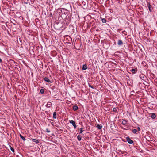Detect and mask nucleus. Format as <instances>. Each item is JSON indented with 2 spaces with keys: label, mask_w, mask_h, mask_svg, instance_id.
<instances>
[{
  "label": "nucleus",
  "mask_w": 157,
  "mask_h": 157,
  "mask_svg": "<svg viewBox=\"0 0 157 157\" xmlns=\"http://www.w3.org/2000/svg\"><path fill=\"white\" fill-rule=\"evenodd\" d=\"M130 71L132 73H135L136 70L134 69H132Z\"/></svg>",
  "instance_id": "21"
},
{
  "label": "nucleus",
  "mask_w": 157,
  "mask_h": 157,
  "mask_svg": "<svg viewBox=\"0 0 157 157\" xmlns=\"http://www.w3.org/2000/svg\"><path fill=\"white\" fill-rule=\"evenodd\" d=\"M82 137L81 136L78 135L77 136V139L79 141H80L81 140Z\"/></svg>",
  "instance_id": "15"
},
{
  "label": "nucleus",
  "mask_w": 157,
  "mask_h": 157,
  "mask_svg": "<svg viewBox=\"0 0 157 157\" xmlns=\"http://www.w3.org/2000/svg\"><path fill=\"white\" fill-rule=\"evenodd\" d=\"M101 21L103 23H105L106 22V19L105 18H102L101 19Z\"/></svg>",
  "instance_id": "16"
},
{
  "label": "nucleus",
  "mask_w": 157,
  "mask_h": 157,
  "mask_svg": "<svg viewBox=\"0 0 157 157\" xmlns=\"http://www.w3.org/2000/svg\"><path fill=\"white\" fill-rule=\"evenodd\" d=\"M127 123V121L125 120H123L122 122V124L124 125H126Z\"/></svg>",
  "instance_id": "8"
},
{
  "label": "nucleus",
  "mask_w": 157,
  "mask_h": 157,
  "mask_svg": "<svg viewBox=\"0 0 157 157\" xmlns=\"http://www.w3.org/2000/svg\"><path fill=\"white\" fill-rule=\"evenodd\" d=\"M96 127L99 129H100L102 128V126L100 125L99 124H98L97 125Z\"/></svg>",
  "instance_id": "14"
},
{
  "label": "nucleus",
  "mask_w": 157,
  "mask_h": 157,
  "mask_svg": "<svg viewBox=\"0 0 157 157\" xmlns=\"http://www.w3.org/2000/svg\"><path fill=\"white\" fill-rule=\"evenodd\" d=\"M82 129H83L82 128H81L80 129V132H79L81 134L82 133V132L83 131Z\"/></svg>",
  "instance_id": "22"
},
{
  "label": "nucleus",
  "mask_w": 157,
  "mask_h": 157,
  "mask_svg": "<svg viewBox=\"0 0 157 157\" xmlns=\"http://www.w3.org/2000/svg\"><path fill=\"white\" fill-rule=\"evenodd\" d=\"M137 129H138V131H140V128L139 127H138L137 128Z\"/></svg>",
  "instance_id": "25"
},
{
  "label": "nucleus",
  "mask_w": 157,
  "mask_h": 157,
  "mask_svg": "<svg viewBox=\"0 0 157 157\" xmlns=\"http://www.w3.org/2000/svg\"><path fill=\"white\" fill-rule=\"evenodd\" d=\"M2 62V59L0 58V63H1Z\"/></svg>",
  "instance_id": "26"
},
{
  "label": "nucleus",
  "mask_w": 157,
  "mask_h": 157,
  "mask_svg": "<svg viewBox=\"0 0 157 157\" xmlns=\"http://www.w3.org/2000/svg\"><path fill=\"white\" fill-rule=\"evenodd\" d=\"M148 8H149V11L151 12L152 11V9L151 7V6L150 5H149V6H148Z\"/></svg>",
  "instance_id": "19"
},
{
  "label": "nucleus",
  "mask_w": 157,
  "mask_h": 157,
  "mask_svg": "<svg viewBox=\"0 0 157 157\" xmlns=\"http://www.w3.org/2000/svg\"><path fill=\"white\" fill-rule=\"evenodd\" d=\"M69 122L72 124L73 126L74 129H75L76 128V125L75 124V122L73 120H69Z\"/></svg>",
  "instance_id": "1"
},
{
  "label": "nucleus",
  "mask_w": 157,
  "mask_h": 157,
  "mask_svg": "<svg viewBox=\"0 0 157 157\" xmlns=\"http://www.w3.org/2000/svg\"><path fill=\"white\" fill-rule=\"evenodd\" d=\"M32 141L33 142H35L36 143H39L38 140L35 139H32Z\"/></svg>",
  "instance_id": "12"
},
{
  "label": "nucleus",
  "mask_w": 157,
  "mask_h": 157,
  "mask_svg": "<svg viewBox=\"0 0 157 157\" xmlns=\"http://www.w3.org/2000/svg\"><path fill=\"white\" fill-rule=\"evenodd\" d=\"M140 78L142 80H144V78H145V76L144 75L142 74V75H140Z\"/></svg>",
  "instance_id": "5"
},
{
  "label": "nucleus",
  "mask_w": 157,
  "mask_h": 157,
  "mask_svg": "<svg viewBox=\"0 0 157 157\" xmlns=\"http://www.w3.org/2000/svg\"><path fill=\"white\" fill-rule=\"evenodd\" d=\"M20 137L24 141L25 140V137H23L21 135H20Z\"/></svg>",
  "instance_id": "17"
},
{
  "label": "nucleus",
  "mask_w": 157,
  "mask_h": 157,
  "mask_svg": "<svg viewBox=\"0 0 157 157\" xmlns=\"http://www.w3.org/2000/svg\"><path fill=\"white\" fill-rule=\"evenodd\" d=\"M40 92L42 94L44 93V89H41L40 90Z\"/></svg>",
  "instance_id": "18"
},
{
  "label": "nucleus",
  "mask_w": 157,
  "mask_h": 157,
  "mask_svg": "<svg viewBox=\"0 0 157 157\" xmlns=\"http://www.w3.org/2000/svg\"><path fill=\"white\" fill-rule=\"evenodd\" d=\"M53 118L54 119H56V113L55 112H54L53 113Z\"/></svg>",
  "instance_id": "13"
},
{
  "label": "nucleus",
  "mask_w": 157,
  "mask_h": 157,
  "mask_svg": "<svg viewBox=\"0 0 157 157\" xmlns=\"http://www.w3.org/2000/svg\"><path fill=\"white\" fill-rule=\"evenodd\" d=\"M51 105H52L51 103L50 102H48L47 103V104L46 105V106L47 107L50 108L51 106Z\"/></svg>",
  "instance_id": "7"
},
{
  "label": "nucleus",
  "mask_w": 157,
  "mask_h": 157,
  "mask_svg": "<svg viewBox=\"0 0 157 157\" xmlns=\"http://www.w3.org/2000/svg\"><path fill=\"white\" fill-rule=\"evenodd\" d=\"M117 44L119 45H121L123 44V43L121 40H119L118 41Z\"/></svg>",
  "instance_id": "3"
},
{
  "label": "nucleus",
  "mask_w": 157,
  "mask_h": 157,
  "mask_svg": "<svg viewBox=\"0 0 157 157\" xmlns=\"http://www.w3.org/2000/svg\"><path fill=\"white\" fill-rule=\"evenodd\" d=\"M57 157H59V156H58Z\"/></svg>",
  "instance_id": "27"
},
{
  "label": "nucleus",
  "mask_w": 157,
  "mask_h": 157,
  "mask_svg": "<svg viewBox=\"0 0 157 157\" xmlns=\"http://www.w3.org/2000/svg\"><path fill=\"white\" fill-rule=\"evenodd\" d=\"M89 87H90V88H92V89H94V87L93 86H91L90 85V84H89Z\"/></svg>",
  "instance_id": "24"
},
{
  "label": "nucleus",
  "mask_w": 157,
  "mask_h": 157,
  "mask_svg": "<svg viewBox=\"0 0 157 157\" xmlns=\"http://www.w3.org/2000/svg\"><path fill=\"white\" fill-rule=\"evenodd\" d=\"M87 68V66L86 64H84L82 66V69L83 70H86Z\"/></svg>",
  "instance_id": "9"
},
{
  "label": "nucleus",
  "mask_w": 157,
  "mask_h": 157,
  "mask_svg": "<svg viewBox=\"0 0 157 157\" xmlns=\"http://www.w3.org/2000/svg\"><path fill=\"white\" fill-rule=\"evenodd\" d=\"M126 140L127 142L130 144H132L133 143V141L131 140L128 137H127L126 138Z\"/></svg>",
  "instance_id": "2"
},
{
  "label": "nucleus",
  "mask_w": 157,
  "mask_h": 157,
  "mask_svg": "<svg viewBox=\"0 0 157 157\" xmlns=\"http://www.w3.org/2000/svg\"><path fill=\"white\" fill-rule=\"evenodd\" d=\"M132 132L133 133L135 134L136 133L137 130L136 129H134L132 130Z\"/></svg>",
  "instance_id": "20"
},
{
  "label": "nucleus",
  "mask_w": 157,
  "mask_h": 157,
  "mask_svg": "<svg viewBox=\"0 0 157 157\" xmlns=\"http://www.w3.org/2000/svg\"><path fill=\"white\" fill-rule=\"evenodd\" d=\"M78 107L76 105H74L73 107V109L74 111H76L78 109Z\"/></svg>",
  "instance_id": "10"
},
{
  "label": "nucleus",
  "mask_w": 157,
  "mask_h": 157,
  "mask_svg": "<svg viewBox=\"0 0 157 157\" xmlns=\"http://www.w3.org/2000/svg\"><path fill=\"white\" fill-rule=\"evenodd\" d=\"M118 110H119V109L117 107L114 108L113 109V111L116 113L118 112Z\"/></svg>",
  "instance_id": "4"
},
{
  "label": "nucleus",
  "mask_w": 157,
  "mask_h": 157,
  "mask_svg": "<svg viewBox=\"0 0 157 157\" xmlns=\"http://www.w3.org/2000/svg\"><path fill=\"white\" fill-rule=\"evenodd\" d=\"M156 117V115L155 113H153L152 114L151 117L152 119H154Z\"/></svg>",
  "instance_id": "11"
},
{
  "label": "nucleus",
  "mask_w": 157,
  "mask_h": 157,
  "mask_svg": "<svg viewBox=\"0 0 157 157\" xmlns=\"http://www.w3.org/2000/svg\"><path fill=\"white\" fill-rule=\"evenodd\" d=\"M10 150H11L13 152H14V149L11 146H10Z\"/></svg>",
  "instance_id": "23"
},
{
  "label": "nucleus",
  "mask_w": 157,
  "mask_h": 157,
  "mask_svg": "<svg viewBox=\"0 0 157 157\" xmlns=\"http://www.w3.org/2000/svg\"><path fill=\"white\" fill-rule=\"evenodd\" d=\"M44 80L46 82H48V83H51V82L50 81V80L48 78H47V77H45L44 78Z\"/></svg>",
  "instance_id": "6"
}]
</instances>
